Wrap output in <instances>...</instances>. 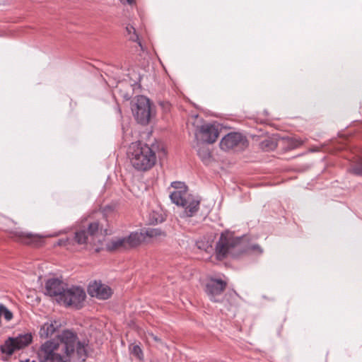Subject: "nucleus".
I'll list each match as a JSON object with an SVG mask.
<instances>
[{"mask_svg": "<svg viewBox=\"0 0 362 362\" xmlns=\"http://www.w3.org/2000/svg\"><path fill=\"white\" fill-rule=\"evenodd\" d=\"M86 294L84 289L78 286H66L62 298L59 303L66 307H73L80 309L86 299Z\"/></svg>", "mask_w": 362, "mask_h": 362, "instance_id": "nucleus-6", "label": "nucleus"}, {"mask_svg": "<svg viewBox=\"0 0 362 362\" xmlns=\"http://www.w3.org/2000/svg\"><path fill=\"white\" fill-rule=\"evenodd\" d=\"M122 4L132 5L134 4L135 0H119Z\"/></svg>", "mask_w": 362, "mask_h": 362, "instance_id": "nucleus-27", "label": "nucleus"}, {"mask_svg": "<svg viewBox=\"0 0 362 362\" xmlns=\"http://www.w3.org/2000/svg\"><path fill=\"white\" fill-rule=\"evenodd\" d=\"M243 252L244 243L241 237H235L234 233L230 231L221 233L215 247L218 259L221 260L228 256L236 257Z\"/></svg>", "mask_w": 362, "mask_h": 362, "instance_id": "nucleus-3", "label": "nucleus"}, {"mask_svg": "<svg viewBox=\"0 0 362 362\" xmlns=\"http://www.w3.org/2000/svg\"><path fill=\"white\" fill-rule=\"evenodd\" d=\"M67 284L57 278L48 279L45 283V294L54 297L59 303Z\"/></svg>", "mask_w": 362, "mask_h": 362, "instance_id": "nucleus-11", "label": "nucleus"}, {"mask_svg": "<svg viewBox=\"0 0 362 362\" xmlns=\"http://www.w3.org/2000/svg\"><path fill=\"white\" fill-rule=\"evenodd\" d=\"M131 354L134 356L136 358L139 360H143L144 358V354L142 351V349L139 345H134L131 348Z\"/></svg>", "mask_w": 362, "mask_h": 362, "instance_id": "nucleus-24", "label": "nucleus"}, {"mask_svg": "<svg viewBox=\"0 0 362 362\" xmlns=\"http://www.w3.org/2000/svg\"><path fill=\"white\" fill-rule=\"evenodd\" d=\"M88 293L98 299L107 300L111 297L112 290L109 286L103 284L100 281H94L89 284Z\"/></svg>", "mask_w": 362, "mask_h": 362, "instance_id": "nucleus-12", "label": "nucleus"}, {"mask_svg": "<svg viewBox=\"0 0 362 362\" xmlns=\"http://www.w3.org/2000/svg\"><path fill=\"white\" fill-rule=\"evenodd\" d=\"M127 156L132 166L139 172L149 170L156 163V153L148 145L141 141L129 145Z\"/></svg>", "mask_w": 362, "mask_h": 362, "instance_id": "nucleus-2", "label": "nucleus"}, {"mask_svg": "<svg viewBox=\"0 0 362 362\" xmlns=\"http://www.w3.org/2000/svg\"><path fill=\"white\" fill-rule=\"evenodd\" d=\"M171 187H173L175 190H187V187L183 182H173L171 183Z\"/></svg>", "mask_w": 362, "mask_h": 362, "instance_id": "nucleus-25", "label": "nucleus"}, {"mask_svg": "<svg viewBox=\"0 0 362 362\" xmlns=\"http://www.w3.org/2000/svg\"><path fill=\"white\" fill-rule=\"evenodd\" d=\"M0 316L9 321L13 318V313L4 305L0 304Z\"/></svg>", "mask_w": 362, "mask_h": 362, "instance_id": "nucleus-23", "label": "nucleus"}, {"mask_svg": "<svg viewBox=\"0 0 362 362\" xmlns=\"http://www.w3.org/2000/svg\"><path fill=\"white\" fill-rule=\"evenodd\" d=\"M64 242H65V241H64V240H59L58 241V243H57V245H64Z\"/></svg>", "mask_w": 362, "mask_h": 362, "instance_id": "nucleus-31", "label": "nucleus"}, {"mask_svg": "<svg viewBox=\"0 0 362 362\" xmlns=\"http://www.w3.org/2000/svg\"><path fill=\"white\" fill-rule=\"evenodd\" d=\"M57 327L58 325L56 321L44 323L39 332L40 337L48 338L55 332Z\"/></svg>", "mask_w": 362, "mask_h": 362, "instance_id": "nucleus-17", "label": "nucleus"}, {"mask_svg": "<svg viewBox=\"0 0 362 362\" xmlns=\"http://www.w3.org/2000/svg\"><path fill=\"white\" fill-rule=\"evenodd\" d=\"M200 132L203 140L207 144H213L218 136V129L213 124H206L201 127Z\"/></svg>", "mask_w": 362, "mask_h": 362, "instance_id": "nucleus-14", "label": "nucleus"}, {"mask_svg": "<svg viewBox=\"0 0 362 362\" xmlns=\"http://www.w3.org/2000/svg\"><path fill=\"white\" fill-rule=\"evenodd\" d=\"M141 233L144 234V240H145L146 237L154 238L162 234V231L158 228H147Z\"/></svg>", "mask_w": 362, "mask_h": 362, "instance_id": "nucleus-20", "label": "nucleus"}, {"mask_svg": "<svg viewBox=\"0 0 362 362\" xmlns=\"http://www.w3.org/2000/svg\"><path fill=\"white\" fill-rule=\"evenodd\" d=\"M247 139L241 134L231 132L226 135L220 142L221 148L228 151L235 147L245 148L247 146Z\"/></svg>", "mask_w": 362, "mask_h": 362, "instance_id": "nucleus-10", "label": "nucleus"}, {"mask_svg": "<svg viewBox=\"0 0 362 362\" xmlns=\"http://www.w3.org/2000/svg\"><path fill=\"white\" fill-rule=\"evenodd\" d=\"M12 238L23 244L37 246L40 244L41 237L30 233L15 230L13 232Z\"/></svg>", "mask_w": 362, "mask_h": 362, "instance_id": "nucleus-13", "label": "nucleus"}, {"mask_svg": "<svg viewBox=\"0 0 362 362\" xmlns=\"http://www.w3.org/2000/svg\"><path fill=\"white\" fill-rule=\"evenodd\" d=\"M302 144L301 141L296 140L294 144L292 145V148H297L298 146Z\"/></svg>", "mask_w": 362, "mask_h": 362, "instance_id": "nucleus-28", "label": "nucleus"}, {"mask_svg": "<svg viewBox=\"0 0 362 362\" xmlns=\"http://www.w3.org/2000/svg\"><path fill=\"white\" fill-rule=\"evenodd\" d=\"M86 343L71 329H64L56 339L47 340L37 351L39 362H82L87 357Z\"/></svg>", "mask_w": 362, "mask_h": 362, "instance_id": "nucleus-1", "label": "nucleus"}, {"mask_svg": "<svg viewBox=\"0 0 362 362\" xmlns=\"http://www.w3.org/2000/svg\"><path fill=\"white\" fill-rule=\"evenodd\" d=\"M198 247H199V248H201V245H199V244H198Z\"/></svg>", "mask_w": 362, "mask_h": 362, "instance_id": "nucleus-32", "label": "nucleus"}, {"mask_svg": "<svg viewBox=\"0 0 362 362\" xmlns=\"http://www.w3.org/2000/svg\"><path fill=\"white\" fill-rule=\"evenodd\" d=\"M197 153L203 162H208L211 158V153L206 147L199 148Z\"/></svg>", "mask_w": 362, "mask_h": 362, "instance_id": "nucleus-21", "label": "nucleus"}, {"mask_svg": "<svg viewBox=\"0 0 362 362\" xmlns=\"http://www.w3.org/2000/svg\"><path fill=\"white\" fill-rule=\"evenodd\" d=\"M248 250H251V251H257L259 254L262 253V248L260 247L259 245H250V247H248L247 249H245L244 247V252H247Z\"/></svg>", "mask_w": 362, "mask_h": 362, "instance_id": "nucleus-26", "label": "nucleus"}, {"mask_svg": "<svg viewBox=\"0 0 362 362\" xmlns=\"http://www.w3.org/2000/svg\"><path fill=\"white\" fill-rule=\"evenodd\" d=\"M106 250L110 252L127 250L124 237H117L110 240L105 245Z\"/></svg>", "mask_w": 362, "mask_h": 362, "instance_id": "nucleus-16", "label": "nucleus"}, {"mask_svg": "<svg viewBox=\"0 0 362 362\" xmlns=\"http://www.w3.org/2000/svg\"><path fill=\"white\" fill-rule=\"evenodd\" d=\"M173 203L184 209L183 217H192L199 209L200 200L187 192V190L173 191L170 194Z\"/></svg>", "mask_w": 362, "mask_h": 362, "instance_id": "nucleus-4", "label": "nucleus"}, {"mask_svg": "<svg viewBox=\"0 0 362 362\" xmlns=\"http://www.w3.org/2000/svg\"><path fill=\"white\" fill-rule=\"evenodd\" d=\"M127 249L139 245L144 241V234L141 233H131L128 236L124 237Z\"/></svg>", "mask_w": 362, "mask_h": 362, "instance_id": "nucleus-15", "label": "nucleus"}, {"mask_svg": "<svg viewBox=\"0 0 362 362\" xmlns=\"http://www.w3.org/2000/svg\"><path fill=\"white\" fill-rule=\"evenodd\" d=\"M227 286V282L221 279H210L205 286V291L210 300L218 303L222 300L223 292Z\"/></svg>", "mask_w": 362, "mask_h": 362, "instance_id": "nucleus-9", "label": "nucleus"}, {"mask_svg": "<svg viewBox=\"0 0 362 362\" xmlns=\"http://www.w3.org/2000/svg\"><path fill=\"white\" fill-rule=\"evenodd\" d=\"M131 108L136 120L141 124H147L152 114L150 100L144 95H136L131 102Z\"/></svg>", "mask_w": 362, "mask_h": 362, "instance_id": "nucleus-5", "label": "nucleus"}, {"mask_svg": "<svg viewBox=\"0 0 362 362\" xmlns=\"http://www.w3.org/2000/svg\"><path fill=\"white\" fill-rule=\"evenodd\" d=\"M150 336L152 337V339L154 341H160V339L157 336L154 335L153 334H151Z\"/></svg>", "mask_w": 362, "mask_h": 362, "instance_id": "nucleus-29", "label": "nucleus"}, {"mask_svg": "<svg viewBox=\"0 0 362 362\" xmlns=\"http://www.w3.org/2000/svg\"><path fill=\"white\" fill-rule=\"evenodd\" d=\"M31 334H19L16 337H8L0 346L2 354L11 356L14 351L23 349L32 341Z\"/></svg>", "mask_w": 362, "mask_h": 362, "instance_id": "nucleus-7", "label": "nucleus"}, {"mask_svg": "<svg viewBox=\"0 0 362 362\" xmlns=\"http://www.w3.org/2000/svg\"><path fill=\"white\" fill-rule=\"evenodd\" d=\"M126 32L129 40L138 42L139 47L141 48V49H143L141 42L139 40V35L136 32L135 28L133 25L128 24L126 27Z\"/></svg>", "mask_w": 362, "mask_h": 362, "instance_id": "nucleus-18", "label": "nucleus"}, {"mask_svg": "<svg viewBox=\"0 0 362 362\" xmlns=\"http://www.w3.org/2000/svg\"><path fill=\"white\" fill-rule=\"evenodd\" d=\"M99 223L93 222L88 225L87 230L82 229L76 231L74 240L79 245L90 244L95 245L100 240L98 238Z\"/></svg>", "mask_w": 362, "mask_h": 362, "instance_id": "nucleus-8", "label": "nucleus"}, {"mask_svg": "<svg viewBox=\"0 0 362 362\" xmlns=\"http://www.w3.org/2000/svg\"><path fill=\"white\" fill-rule=\"evenodd\" d=\"M349 170L354 175L362 176V158H359Z\"/></svg>", "mask_w": 362, "mask_h": 362, "instance_id": "nucleus-22", "label": "nucleus"}, {"mask_svg": "<svg viewBox=\"0 0 362 362\" xmlns=\"http://www.w3.org/2000/svg\"><path fill=\"white\" fill-rule=\"evenodd\" d=\"M19 362H35L34 360H30L29 358H27L25 360L20 361Z\"/></svg>", "mask_w": 362, "mask_h": 362, "instance_id": "nucleus-30", "label": "nucleus"}, {"mask_svg": "<svg viewBox=\"0 0 362 362\" xmlns=\"http://www.w3.org/2000/svg\"><path fill=\"white\" fill-rule=\"evenodd\" d=\"M260 146L264 151H273L276 148V143L272 139H266L260 143Z\"/></svg>", "mask_w": 362, "mask_h": 362, "instance_id": "nucleus-19", "label": "nucleus"}]
</instances>
